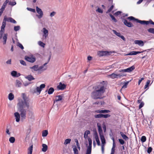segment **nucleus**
Masks as SVG:
<instances>
[{"label": "nucleus", "instance_id": "63", "mask_svg": "<svg viewBox=\"0 0 154 154\" xmlns=\"http://www.w3.org/2000/svg\"><path fill=\"white\" fill-rule=\"evenodd\" d=\"M4 10V8H3V6L2 7V8L0 10V16H1L2 14L3 13V11Z\"/></svg>", "mask_w": 154, "mask_h": 154}, {"label": "nucleus", "instance_id": "37", "mask_svg": "<svg viewBox=\"0 0 154 154\" xmlns=\"http://www.w3.org/2000/svg\"><path fill=\"white\" fill-rule=\"evenodd\" d=\"M15 138L14 137H11L9 139V141L10 143H13L15 141Z\"/></svg>", "mask_w": 154, "mask_h": 154}, {"label": "nucleus", "instance_id": "58", "mask_svg": "<svg viewBox=\"0 0 154 154\" xmlns=\"http://www.w3.org/2000/svg\"><path fill=\"white\" fill-rule=\"evenodd\" d=\"M56 14V12L55 11H53L51 13H50V16L51 17H53V16H54V15Z\"/></svg>", "mask_w": 154, "mask_h": 154}, {"label": "nucleus", "instance_id": "51", "mask_svg": "<svg viewBox=\"0 0 154 154\" xmlns=\"http://www.w3.org/2000/svg\"><path fill=\"white\" fill-rule=\"evenodd\" d=\"M96 11L101 13H103V10L99 8H98L96 10Z\"/></svg>", "mask_w": 154, "mask_h": 154}, {"label": "nucleus", "instance_id": "11", "mask_svg": "<svg viewBox=\"0 0 154 154\" xmlns=\"http://www.w3.org/2000/svg\"><path fill=\"white\" fill-rule=\"evenodd\" d=\"M66 87V85L64 84H62L61 82H60L59 85L57 86V88L60 90H63Z\"/></svg>", "mask_w": 154, "mask_h": 154}, {"label": "nucleus", "instance_id": "1", "mask_svg": "<svg viewBox=\"0 0 154 154\" xmlns=\"http://www.w3.org/2000/svg\"><path fill=\"white\" fill-rule=\"evenodd\" d=\"M93 89L94 90L91 94L92 98L94 99H103L106 89L105 86L101 83L99 85L95 86Z\"/></svg>", "mask_w": 154, "mask_h": 154}, {"label": "nucleus", "instance_id": "46", "mask_svg": "<svg viewBox=\"0 0 154 154\" xmlns=\"http://www.w3.org/2000/svg\"><path fill=\"white\" fill-rule=\"evenodd\" d=\"M38 44L39 45L41 46L42 47H44L45 44L43 43V42H42L41 41H39L38 42Z\"/></svg>", "mask_w": 154, "mask_h": 154}, {"label": "nucleus", "instance_id": "20", "mask_svg": "<svg viewBox=\"0 0 154 154\" xmlns=\"http://www.w3.org/2000/svg\"><path fill=\"white\" fill-rule=\"evenodd\" d=\"M11 75L14 77H18L20 75V73H17V71H13L11 72Z\"/></svg>", "mask_w": 154, "mask_h": 154}, {"label": "nucleus", "instance_id": "38", "mask_svg": "<svg viewBox=\"0 0 154 154\" xmlns=\"http://www.w3.org/2000/svg\"><path fill=\"white\" fill-rule=\"evenodd\" d=\"M71 141V140L69 139H67L65 140L64 142V145H66L67 144L69 143H70Z\"/></svg>", "mask_w": 154, "mask_h": 154}, {"label": "nucleus", "instance_id": "8", "mask_svg": "<svg viewBox=\"0 0 154 154\" xmlns=\"http://www.w3.org/2000/svg\"><path fill=\"white\" fill-rule=\"evenodd\" d=\"M42 31L43 33V38L46 39L48 35V31L45 28H44Z\"/></svg>", "mask_w": 154, "mask_h": 154}, {"label": "nucleus", "instance_id": "36", "mask_svg": "<svg viewBox=\"0 0 154 154\" xmlns=\"http://www.w3.org/2000/svg\"><path fill=\"white\" fill-rule=\"evenodd\" d=\"M73 150L74 154H78V151L75 146H74V148H73Z\"/></svg>", "mask_w": 154, "mask_h": 154}, {"label": "nucleus", "instance_id": "12", "mask_svg": "<svg viewBox=\"0 0 154 154\" xmlns=\"http://www.w3.org/2000/svg\"><path fill=\"white\" fill-rule=\"evenodd\" d=\"M62 99L63 96L62 95L56 96L55 97V99L54 101V103L55 102H57L61 100Z\"/></svg>", "mask_w": 154, "mask_h": 154}, {"label": "nucleus", "instance_id": "50", "mask_svg": "<svg viewBox=\"0 0 154 154\" xmlns=\"http://www.w3.org/2000/svg\"><path fill=\"white\" fill-rule=\"evenodd\" d=\"M114 6L113 5H112L110 8L106 12V13H108L110 12L113 9Z\"/></svg>", "mask_w": 154, "mask_h": 154}, {"label": "nucleus", "instance_id": "15", "mask_svg": "<svg viewBox=\"0 0 154 154\" xmlns=\"http://www.w3.org/2000/svg\"><path fill=\"white\" fill-rule=\"evenodd\" d=\"M97 126L98 128V131L100 136L103 135V131L101 125H99L98 124H97Z\"/></svg>", "mask_w": 154, "mask_h": 154}, {"label": "nucleus", "instance_id": "30", "mask_svg": "<svg viewBox=\"0 0 154 154\" xmlns=\"http://www.w3.org/2000/svg\"><path fill=\"white\" fill-rule=\"evenodd\" d=\"M7 34H5L4 36L3 37V44L5 45L6 44L7 39Z\"/></svg>", "mask_w": 154, "mask_h": 154}, {"label": "nucleus", "instance_id": "22", "mask_svg": "<svg viewBox=\"0 0 154 154\" xmlns=\"http://www.w3.org/2000/svg\"><path fill=\"white\" fill-rule=\"evenodd\" d=\"M42 151L44 152H45L47 150L48 146L45 144H43L42 145Z\"/></svg>", "mask_w": 154, "mask_h": 154}, {"label": "nucleus", "instance_id": "4", "mask_svg": "<svg viewBox=\"0 0 154 154\" xmlns=\"http://www.w3.org/2000/svg\"><path fill=\"white\" fill-rule=\"evenodd\" d=\"M45 84H42L40 86V87H37L36 88V89H34L33 91V93H38V94H39L41 91L42 90V89L45 88Z\"/></svg>", "mask_w": 154, "mask_h": 154}, {"label": "nucleus", "instance_id": "26", "mask_svg": "<svg viewBox=\"0 0 154 154\" xmlns=\"http://www.w3.org/2000/svg\"><path fill=\"white\" fill-rule=\"evenodd\" d=\"M95 138L96 139V141L97 142V145L98 146H100V142L99 140L98 137L97 133H96V134L95 135Z\"/></svg>", "mask_w": 154, "mask_h": 154}, {"label": "nucleus", "instance_id": "3", "mask_svg": "<svg viewBox=\"0 0 154 154\" xmlns=\"http://www.w3.org/2000/svg\"><path fill=\"white\" fill-rule=\"evenodd\" d=\"M127 19L129 20L130 21L133 20L134 21H136V22L139 23L141 24L148 25L149 24H151L154 25V22L151 20H150L149 21L139 20L138 19H135L134 17L132 16H130L128 17Z\"/></svg>", "mask_w": 154, "mask_h": 154}, {"label": "nucleus", "instance_id": "21", "mask_svg": "<svg viewBox=\"0 0 154 154\" xmlns=\"http://www.w3.org/2000/svg\"><path fill=\"white\" fill-rule=\"evenodd\" d=\"M120 133L122 137L125 140H128L129 139L128 137L122 132H120Z\"/></svg>", "mask_w": 154, "mask_h": 154}, {"label": "nucleus", "instance_id": "59", "mask_svg": "<svg viewBox=\"0 0 154 154\" xmlns=\"http://www.w3.org/2000/svg\"><path fill=\"white\" fill-rule=\"evenodd\" d=\"M122 12L121 11H117V12H116L114 14V15H115V16H117L120 14H121V13Z\"/></svg>", "mask_w": 154, "mask_h": 154}, {"label": "nucleus", "instance_id": "23", "mask_svg": "<svg viewBox=\"0 0 154 154\" xmlns=\"http://www.w3.org/2000/svg\"><path fill=\"white\" fill-rule=\"evenodd\" d=\"M100 136L102 143V144H103L104 145L106 143V140L104 136L103 135H102Z\"/></svg>", "mask_w": 154, "mask_h": 154}, {"label": "nucleus", "instance_id": "44", "mask_svg": "<svg viewBox=\"0 0 154 154\" xmlns=\"http://www.w3.org/2000/svg\"><path fill=\"white\" fill-rule=\"evenodd\" d=\"M94 117L95 118H102V114L95 115Z\"/></svg>", "mask_w": 154, "mask_h": 154}, {"label": "nucleus", "instance_id": "29", "mask_svg": "<svg viewBox=\"0 0 154 154\" xmlns=\"http://www.w3.org/2000/svg\"><path fill=\"white\" fill-rule=\"evenodd\" d=\"M26 78L29 81H31L35 79V78L31 75H28L26 77Z\"/></svg>", "mask_w": 154, "mask_h": 154}, {"label": "nucleus", "instance_id": "9", "mask_svg": "<svg viewBox=\"0 0 154 154\" xmlns=\"http://www.w3.org/2000/svg\"><path fill=\"white\" fill-rule=\"evenodd\" d=\"M112 31L117 36L121 38L124 41H125V38L123 35H121L120 33L117 32L114 30H113Z\"/></svg>", "mask_w": 154, "mask_h": 154}, {"label": "nucleus", "instance_id": "34", "mask_svg": "<svg viewBox=\"0 0 154 154\" xmlns=\"http://www.w3.org/2000/svg\"><path fill=\"white\" fill-rule=\"evenodd\" d=\"M151 81L149 80H148L147 81L146 84L144 86V88L146 89L149 87Z\"/></svg>", "mask_w": 154, "mask_h": 154}, {"label": "nucleus", "instance_id": "54", "mask_svg": "<svg viewBox=\"0 0 154 154\" xmlns=\"http://www.w3.org/2000/svg\"><path fill=\"white\" fill-rule=\"evenodd\" d=\"M20 62L21 64L24 66H26V63L24 60H20Z\"/></svg>", "mask_w": 154, "mask_h": 154}, {"label": "nucleus", "instance_id": "53", "mask_svg": "<svg viewBox=\"0 0 154 154\" xmlns=\"http://www.w3.org/2000/svg\"><path fill=\"white\" fill-rule=\"evenodd\" d=\"M119 72H128L127 69H122L119 70Z\"/></svg>", "mask_w": 154, "mask_h": 154}, {"label": "nucleus", "instance_id": "33", "mask_svg": "<svg viewBox=\"0 0 154 154\" xmlns=\"http://www.w3.org/2000/svg\"><path fill=\"white\" fill-rule=\"evenodd\" d=\"M118 77L119 78H121L122 77L124 76H125L126 75V74L124 73L123 72L121 73H120L118 74Z\"/></svg>", "mask_w": 154, "mask_h": 154}, {"label": "nucleus", "instance_id": "7", "mask_svg": "<svg viewBox=\"0 0 154 154\" xmlns=\"http://www.w3.org/2000/svg\"><path fill=\"white\" fill-rule=\"evenodd\" d=\"M36 11L37 13L39 15H37V16L40 19L42 17L43 15V13L42 10L39 8L38 6H36Z\"/></svg>", "mask_w": 154, "mask_h": 154}, {"label": "nucleus", "instance_id": "27", "mask_svg": "<svg viewBox=\"0 0 154 154\" xmlns=\"http://www.w3.org/2000/svg\"><path fill=\"white\" fill-rule=\"evenodd\" d=\"M38 65H35L32 67H30V68L33 69L35 71H38Z\"/></svg>", "mask_w": 154, "mask_h": 154}, {"label": "nucleus", "instance_id": "2", "mask_svg": "<svg viewBox=\"0 0 154 154\" xmlns=\"http://www.w3.org/2000/svg\"><path fill=\"white\" fill-rule=\"evenodd\" d=\"M24 101L22 100H20L17 103L19 106L20 111V116L21 119H25L26 117V109H24L26 107L27 109L29 108V103L28 100H27L26 98L23 97Z\"/></svg>", "mask_w": 154, "mask_h": 154}, {"label": "nucleus", "instance_id": "10", "mask_svg": "<svg viewBox=\"0 0 154 154\" xmlns=\"http://www.w3.org/2000/svg\"><path fill=\"white\" fill-rule=\"evenodd\" d=\"M124 23L127 26L131 27L134 26L130 22H128V20L126 19L124 20Z\"/></svg>", "mask_w": 154, "mask_h": 154}, {"label": "nucleus", "instance_id": "42", "mask_svg": "<svg viewBox=\"0 0 154 154\" xmlns=\"http://www.w3.org/2000/svg\"><path fill=\"white\" fill-rule=\"evenodd\" d=\"M44 66H42L39 67H38V71L42 70H44L46 69V67H45L44 68Z\"/></svg>", "mask_w": 154, "mask_h": 154}, {"label": "nucleus", "instance_id": "47", "mask_svg": "<svg viewBox=\"0 0 154 154\" xmlns=\"http://www.w3.org/2000/svg\"><path fill=\"white\" fill-rule=\"evenodd\" d=\"M91 149L88 148L87 149L86 154H91Z\"/></svg>", "mask_w": 154, "mask_h": 154}, {"label": "nucleus", "instance_id": "24", "mask_svg": "<svg viewBox=\"0 0 154 154\" xmlns=\"http://www.w3.org/2000/svg\"><path fill=\"white\" fill-rule=\"evenodd\" d=\"M28 154H32L33 150V145H31L28 148Z\"/></svg>", "mask_w": 154, "mask_h": 154}, {"label": "nucleus", "instance_id": "62", "mask_svg": "<svg viewBox=\"0 0 154 154\" xmlns=\"http://www.w3.org/2000/svg\"><path fill=\"white\" fill-rule=\"evenodd\" d=\"M128 82H125L122 87V89L127 88Z\"/></svg>", "mask_w": 154, "mask_h": 154}, {"label": "nucleus", "instance_id": "14", "mask_svg": "<svg viewBox=\"0 0 154 154\" xmlns=\"http://www.w3.org/2000/svg\"><path fill=\"white\" fill-rule=\"evenodd\" d=\"M110 112V111L107 110H97L95 111V112L97 113H108Z\"/></svg>", "mask_w": 154, "mask_h": 154}, {"label": "nucleus", "instance_id": "28", "mask_svg": "<svg viewBox=\"0 0 154 154\" xmlns=\"http://www.w3.org/2000/svg\"><path fill=\"white\" fill-rule=\"evenodd\" d=\"M135 68L134 66H131L127 68V70L128 72H131L135 69Z\"/></svg>", "mask_w": 154, "mask_h": 154}, {"label": "nucleus", "instance_id": "61", "mask_svg": "<svg viewBox=\"0 0 154 154\" xmlns=\"http://www.w3.org/2000/svg\"><path fill=\"white\" fill-rule=\"evenodd\" d=\"M27 9H28V10L30 11H32L33 12H35V10L34 9H32V8H27Z\"/></svg>", "mask_w": 154, "mask_h": 154}, {"label": "nucleus", "instance_id": "49", "mask_svg": "<svg viewBox=\"0 0 154 154\" xmlns=\"http://www.w3.org/2000/svg\"><path fill=\"white\" fill-rule=\"evenodd\" d=\"M20 29V27L19 26H15L14 27V30L16 31H17L19 30Z\"/></svg>", "mask_w": 154, "mask_h": 154}, {"label": "nucleus", "instance_id": "5", "mask_svg": "<svg viewBox=\"0 0 154 154\" xmlns=\"http://www.w3.org/2000/svg\"><path fill=\"white\" fill-rule=\"evenodd\" d=\"M25 59L29 62L33 63L36 60L35 57L33 56H26L25 57Z\"/></svg>", "mask_w": 154, "mask_h": 154}, {"label": "nucleus", "instance_id": "43", "mask_svg": "<svg viewBox=\"0 0 154 154\" xmlns=\"http://www.w3.org/2000/svg\"><path fill=\"white\" fill-rule=\"evenodd\" d=\"M148 31L151 33L154 34V29L150 28L147 29Z\"/></svg>", "mask_w": 154, "mask_h": 154}, {"label": "nucleus", "instance_id": "48", "mask_svg": "<svg viewBox=\"0 0 154 154\" xmlns=\"http://www.w3.org/2000/svg\"><path fill=\"white\" fill-rule=\"evenodd\" d=\"M152 149L151 147H149L147 150V152L148 153L150 154L152 151Z\"/></svg>", "mask_w": 154, "mask_h": 154}, {"label": "nucleus", "instance_id": "16", "mask_svg": "<svg viewBox=\"0 0 154 154\" xmlns=\"http://www.w3.org/2000/svg\"><path fill=\"white\" fill-rule=\"evenodd\" d=\"M143 51H132L130 53L127 54V55H136L137 54L142 53Z\"/></svg>", "mask_w": 154, "mask_h": 154}, {"label": "nucleus", "instance_id": "55", "mask_svg": "<svg viewBox=\"0 0 154 154\" xmlns=\"http://www.w3.org/2000/svg\"><path fill=\"white\" fill-rule=\"evenodd\" d=\"M16 2H10L9 3V4L11 5V6H14L15 5H16Z\"/></svg>", "mask_w": 154, "mask_h": 154}, {"label": "nucleus", "instance_id": "18", "mask_svg": "<svg viewBox=\"0 0 154 154\" xmlns=\"http://www.w3.org/2000/svg\"><path fill=\"white\" fill-rule=\"evenodd\" d=\"M6 25V23L5 22L3 21L2 23V25L1 27V30L0 31L1 33H4L5 31V28Z\"/></svg>", "mask_w": 154, "mask_h": 154}, {"label": "nucleus", "instance_id": "32", "mask_svg": "<svg viewBox=\"0 0 154 154\" xmlns=\"http://www.w3.org/2000/svg\"><path fill=\"white\" fill-rule=\"evenodd\" d=\"M14 97V96L13 94L12 93H10L8 95V99L10 100H13Z\"/></svg>", "mask_w": 154, "mask_h": 154}, {"label": "nucleus", "instance_id": "19", "mask_svg": "<svg viewBox=\"0 0 154 154\" xmlns=\"http://www.w3.org/2000/svg\"><path fill=\"white\" fill-rule=\"evenodd\" d=\"M134 43L135 44H138L139 45L141 46L144 45L143 42L142 40H136L134 41Z\"/></svg>", "mask_w": 154, "mask_h": 154}, {"label": "nucleus", "instance_id": "35", "mask_svg": "<svg viewBox=\"0 0 154 154\" xmlns=\"http://www.w3.org/2000/svg\"><path fill=\"white\" fill-rule=\"evenodd\" d=\"M48 134V133L47 130H45L42 133V136L43 137H46L47 136Z\"/></svg>", "mask_w": 154, "mask_h": 154}, {"label": "nucleus", "instance_id": "40", "mask_svg": "<svg viewBox=\"0 0 154 154\" xmlns=\"http://www.w3.org/2000/svg\"><path fill=\"white\" fill-rule=\"evenodd\" d=\"M109 16L110 17L112 18V20L115 22L116 23L117 22V20L116 19V18L114 17L113 16L112 14H109Z\"/></svg>", "mask_w": 154, "mask_h": 154}, {"label": "nucleus", "instance_id": "31", "mask_svg": "<svg viewBox=\"0 0 154 154\" xmlns=\"http://www.w3.org/2000/svg\"><path fill=\"white\" fill-rule=\"evenodd\" d=\"M54 91V89L52 87L50 88L48 91V94H52Z\"/></svg>", "mask_w": 154, "mask_h": 154}, {"label": "nucleus", "instance_id": "45", "mask_svg": "<svg viewBox=\"0 0 154 154\" xmlns=\"http://www.w3.org/2000/svg\"><path fill=\"white\" fill-rule=\"evenodd\" d=\"M22 84L21 82L18 80H16V86H17L18 87L21 86Z\"/></svg>", "mask_w": 154, "mask_h": 154}, {"label": "nucleus", "instance_id": "52", "mask_svg": "<svg viewBox=\"0 0 154 154\" xmlns=\"http://www.w3.org/2000/svg\"><path fill=\"white\" fill-rule=\"evenodd\" d=\"M119 140L120 143L122 145L124 144L125 143L124 141L122 139H119Z\"/></svg>", "mask_w": 154, "mask_h": 154}, {"label": "nucleus", "instance_id": "60", "mask_svg": "<svg viewBox=\"0 0 154 154\" xmlns=\"http://www.w3.org/2000/svg\"><path fill=\"white\" fill-rule=\"evenodd\" d=\"M20 48L22 49H23L24 48L23 47L22 44L20 43H18L17 45Z\"/></svg>", "mask_w": 154, "mask_h": 154}, {"label": "nucleus", "instance_id": "25", "mask_svg": "<svg viewBox=\"0 0 154 154\" xmlns=\"http://www.w3.org/2000/svg\"><path fill=\"white\" fill-rule=\"evenodd\" d=\"M109 76L112 79L118 78V75L115 74L114 73H113L111 75H109Z\"/></svg>", "mask_w": 154, "mask_h": 154}, {"label": "nucleus", "instance_id": "6", "mask_svg": "<svg viewBox=\"0 0 154 154\" xmlns=\"http://www.w3.org/2000/svg\"><path fill=\"white\" fill-rule=\"evenodd\" d=\"M3 21L5 23L7 21L9 22L14 23H16V21L13 18L11 17H8L6 16H5L4 17Z\"/></svg>", "mask_w": 154, "mask_h": 154}, {"label": "nucleus", "instance_id": "17", "mask_svg": "<svg viewBox=\"0 0 154 154\" xmlns=\"http://www.w3.org/2000/svg\"><path fill=\"white\" fill-rule=\"evenodd\" d=\"M14 115L16 118V121L17 122H19L20 116L19 113L18 112H16L14 113Z\"/></svg>", "mask_w": 154, "mask_h": 154}, {"label": "nucleus", "instance_id": "41", "mask_svg": "<svg viewBox=\"0 0 154 154\" xmlns=\"http://www.w3.org/2000/svg\"><path fill=\"white\" fill-rule=\"evenodd\" d=\"M146 137L145 136H143L141 137V140L143 143L145 142L146 141Z\"/></svg>", "mask_w": 154, "mask_h": 154}, {"label": "nucleus", "instance_id": "57", "mask_svg": "<svg viewBox=\"0 0 154 154\" xmlns=\"http://www.w3.org/2000/svg\"><path fill=\"white\" fill-rule=\"evenodd\" d=\"M115 147H116L115 143H113L112 146V147L111 150L115 151Z\"/></svg>", "mask_w": 154, "mask_h": 154}, {"label": "nucleus", "instance_id": "13", "mask_svg": "<svg viewBox=\"0 0 154 154\" xmlns=\"http://www.w3.org/2000/svg\"><path fill=\"white\" fill-rule=\"evenodd\" d=\"M108 52L106 51H99L97 52V55L99 57H101L106 55Z\"/></svg>", "mask_w": 154, "mask_h": 154}, {"label": "nucleus", "instance_id": "39", "mask_svg": "<svg viewBox=\"0 0 154 154\" xmlns=\"http://www.w3.org/2000/svg\"><path fill=\"white\" fill-rule=\"evenodd\" d=\"M111 116L108 114H102V118H109Z\"/></svg>", "mask_w": 154, "mask_h": 154}, {"label": "nucleus", "instance_id": "64", "mask_svg": "<svg viewBox=\"0 0 154 154\" xmlns=\"http://www.w3.org/2000/svg\"><path fill=\"white\" fill-rule=\"evenodd\" d=\"M88 141L89 144H92V141L91 138L89 137L88 138Z\"/></svg>", "mask_w": 154, "mask_h": 154}, {"label": "nucleus", "instance_id": "56", "mask_svg": "<svg viewBox=\"0 0 154 154\" xmlns=\"http://www.w3.org/2000/svg\"><path fill=\"white\" fill-rule=\"evenodd\" d=\"M144 105V103L143 102H141L140 104L139 105V109H141L142 107H143V106Z\"/></svg>", "mask_w": 154, "mask_h": 154}]
</instances>
